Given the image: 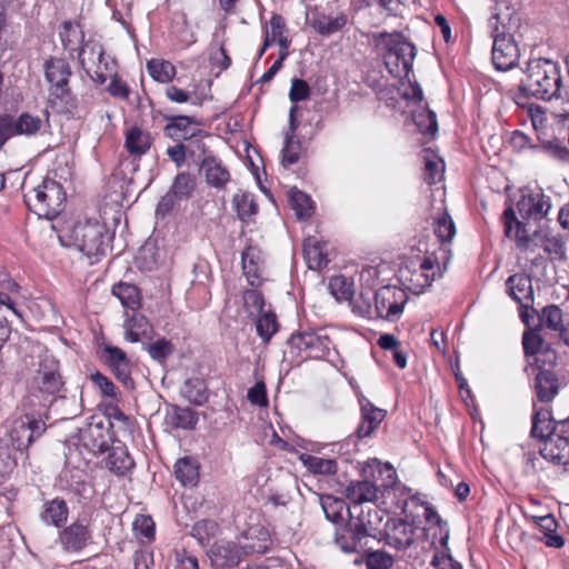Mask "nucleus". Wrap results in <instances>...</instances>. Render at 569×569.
I'll list each match as a JSON object with an SVG mask.
<instances>
[{"label": "nucleus", "mask_w": 569, "mask_h": 569, "mask_svg": "<svg viewBox=\"0 0 569 569\" xmlns=\"http://www.w3.org/2000/svg\"><path fill=\"white\" fill-rule=\"evenodd\" d=\"M349 303L352 307L353 313L367 318H377V308L375 301V292L371 290L361 291L357 298H352Z\"/></svg>", "instance_id": "43"}, {"label": "nucleus", "mask_w": 569, "mask_h": 569, "mask_svg": "<svg viewBox=\"0 0 569 569\" xmlns=\"http://www.w3.org/2000/svg\"><path fill=\"white\" fill-rule=\"evenodd\" d=\"M413 121L422 133L435 134L438 130L437 117L431 110L415 113Z\"/></svg>", "instance_id": "59"}, {"label": "nucleus", "mask_w": 569, "mask_h": 569, "mask_svg": "<svg viewBox=\"0 0 569 569\" xmlns=\"http://www.w3.org/2000/svg\"><path fill=\"white\" fill-rule=\"evenodd\" d=\"M370 40L392 77L401 78L410 74L417 49L401 32H373Z\"/></svg>", "instance_id": "1"}, {"label": "nucleus", "mask_w": 569, "mask_h": 569, "mask_svg": "<svg viewBox=\"0 0 569 569\" xmlns=\"http://www.w3.org/2000/svg\"><path fill=\"white\" fill-rule=\"evenodd\" d=\"M347 21L348 18L343 11L335 14L321 13L315 17L312 27L321 36H331L340 31L347 24Z\"/></svg>", "instance_id": "34"}, {"label": "nucleus", "mask_w": 569, "mask_h": 569, "mask_svg": "<svg viewBox=\"0 0 569 569\" xmlns=\"http://www.w3.org/2000/svg\"><path fill=\"white\" fill-rule=\"evenodd\" d=\"M206 182L213 188L222 189L230 181L229 170L222 164L221 160L214 156H207L200 164Z\"/></svg>", "instance_id": "24"}, {"label": "nucleus", "mask_w": 569, "mask_h": 569, "mask_svg": "<svg viewBox=\"0 0 569 569\" xmlns=\"http://www.w3.org/2000/svg\"><path fill=\"white\" fill-rule=\"evenodd\" d=\"M536 519L539 531L542 533L541 540L547 547L559 549L565 546V539L557 533L558 523L552 516L548 515Z\"/></svg>", "instance_id": "38"}, {"label": "nucleus", "mask_w": 569, "mask_h": 569, "mask_svg": "<svg viewBox=\"0 0 569 569\" xmlns=\"http://www.w3.org/2000/svg\"><path fill=\"white\" fill-rule=\"evenodd\" d=\"M562 77L560 67L550 59H533L527 63L520 91L541 100L561 97Z\"/></svg>", "instance_id": "2"}, {"label": "nucleus", "mask_w": 569, "mask_h": 569, "mask_svg": "<svg viewBox=\"0 0 569 569\" xmlns=\"http://www.w3.org/2000/svg\"><path fill=\"white\" fill-rule=\"evenodd\" d=\"M385 531L386 543L396 550H407L415 541L416 528L405 519H389Z\"/></svg>", "instance_id": "17"}, {"label": "nucleus", "mask_w": 569, "mask_h": 569, "mask_svg": "<svg viewBox=\"0 0 569 569\" xmlns=\"http://www.w3.org/2000/svg\"><path fill=\"white\" fill-rule=\"evenodd\" d=\"M443 172V162L436 154H427L425 157V180L429 184L439 181Z\"/></svg>", "instance_id": "58"}, {"label": "nucleus", "mask_w": 569, "mask_h": 569, "mask_svg": "<svg viewBox=\"0 0 569 569\" xmlns=\"http://www.w3.org/2000/svg\"><path fill=\"white\" fill-rule=\"evenodd\" d=\"M63 381L57 369L43 370L40 372V391L47 395H54L61 390Z\"/></svg>", "instance_id": "55"}, {"label": "nucleus", "mask_w": 569, "mask_h": 569, "mask_svg": "<svg viewBox=\"0 0 569 569\" xmlns=\"http://www.w3.org/2000/svg\"><path fill=\"white\" fill-rule=\"evenodd\" d=\"M133 530L137 537L151 540L154 537V522L150 516L139 515L133 521Z\"/></svg>", "instance_id": "62"}, {"label": "nucleus", "mask_w": 569, "mask_h": 569, "mask_svg": "<svg viewBox=\"0 0 569 569\" xmlns=\"http://www.w3.org/2000/svg\"><path fill=\"white\" fill-rule=\"evenodd\" d=\"M83 447L92 453H102L111 442V423L102 418L92 417L86 427L80 429L79 437Z\"/></svg>", "instance_id": "14"}, {"label": "nucleus", "mask_w": 569, "mask_h": 569, "mask_svg": "<svg viewBox=\"0 0 569 569\" xmlns=\"http://www.w3.org/2000/svg\"><path fill=\"white\" fill-rule=\"evenodd\" d=\"M328 289L337 301H351L355 295L353 281L346 276L330 278Z\"/></svg>", "instance_id": "47"}, {"label": "nucleus", "mask_w": 569, "mask_h": 569, "mask_svg": "<svg viewBox=\"0 0 569 569\" xmlns=\"http://www.w3.org/2000/svg\"><path fill=\"white\" fill-rule=\"evenodd\" d=\"M488 29L492 38L493 67L499 71H508L516 67L520 51L497 7L493 8L491 17L488 19Z\"/></svg>", "instance_id": "4"}, {"label": "nucleus", "mask_w": 569, "mask_h": 569, "mask_svg": "<svg viewBox=\"0 0 569 569\" xmlns=\"http://www.w3.org/2000/svg\"><path fill=\"white\" fill-rule=\"evenodd\" d=\"M558 418L553 417L548 409H538L532 417L531 435L541 440L556 432V422Z\"/></svg>", "instance_id": "36"}, {"label": "nucleus", "mask_w": 569, "mask_h": 569, "mask_svg": "<svg viewBox=\"0 0 569 569\" xmlns=\"http://www.w3.org/2000/svg\"><path fill=\"white\" fill-rule=\"evenodd\" d=\"M503 224H505V234L513 239L519 249H529L531 243V238L526 229V226L519 221L516 217V213L512 208H507L503 211Z\"/></svg>", "instance_id": "25"}, {"label": "nucleus", "mask_w": 569, "mask_h": 569, "mask_svg": "<svg viewBox=\"0 0 569 569\" xmlns=\"http://www.w3.org/2000/svg\"><path fill=\"white\" fill-rule=\"evenodd\" d=\"M346 496L356 505L353 507V509H356L357 506L363 502H371L377 499L378 488L368 480L352 481L346 488Z\"/></svg>", "instance_id": "32"}, {"label": "nucleus", "mask_w": 569, "mask_h": 569, "mask_svg": "<svg viewBox=\"0 0 569 569\" xmlns=\"http://www.w3.org/2000/svg\"><path fill=\"white\" fill-rule=\"evenodd\" d=\"M59 487L62 490L87 497L90 492V485L87 481V473L78 467H66L59 475Z\"/></svg>", "instance_id": "23"}, {"label": "nucleus", "mask_w": 569, "mask_h": 569, "mask_svg": "<svg viewBox=\"0 0 569 569\" xmlns=\"http://www.w3.org/2000/svg\"><path fill=\"white\" fill-rule=\"evenodd\" d=\"M150 77L161 83H169L176 77V67L168 60L151 59L147 62Z\"/></svg>", "instance_id": "44"}, {"label": "nucleus", "mask_w": 569, "mask_h": 569, "mask_svg": "<svg viewBox=\"0 0 569 569\" xmlns=\"http://www.w3.org/2000/svg\"><path fill=\"white\" fill-rule=\"evenodd\" d=\"M90 380L93 386L100 391L103 398H109L111 400L118 401L120 397V392L114 383L103 373L96 371L90 375Z\"/></svg>", "instance_id": "54"}, {"label": "nucleus", "mask_w": 569, "mask_h": 569, "mask_svg": "<svg viewBox=\"0 0 569 569\" xmlns=\"http://www.w3.org/2000/svg\"><path fill=\"white\" fill-rule=\"evenodd\" d=\"M377 318L396 321L403 312L408 301L406 289L397 286H383L375 291Z\"/></svg>", "instance_id": "13"}, {"label": "nucleus", "mask_w": 569, "mask_h": 569, "mask_svg": "<svg viewBox=\"0 0 569 569\" xmlns=\"http://www.w3.org/2000/svg\"><path fill=\"white\" fill-rule=\"evenodd\" d=\"M43 431L44 422L33 416L23 415L13 420L8 436V445L12 447L8 458L12 460L13 465L17 463L18 455L22 456L23 451Z\"/></svg>", "instance_id": "10"}, {"label": "nucleus", "mask_w": 569, "mask_h": 569, "mask_svg": "<svg viewBox=\"0 0 569 569\" xmlns=\"http://www.w3.org/2000/svg\"><path fill=\"white\" fill-rule=\"evenodd\" d=\"M541 457L556 465L569 468V438L555 432L550 437L542 440L540 447Z\"/></svg>", "instance_id": "19"}, {"label": "nucleus", "mask_w": 569, "mask_h": 569, "mask_svg": "<svg viewBox=\"0 0 569 569\" xmlns=\"http://www.w3.org/2000/svg\"><path fill=\"white\" fill-rule=\"evenodd\" d=\"M433 232L442 244L448 243L453 239L456 234V226L447 210L437 213L433 218Z\"/></svg>", "instance_id": "45"}, {"label": "nucleus", "mask_w": 569, "mask_h": 569, "mask_svg": "<svg viewBox=\"0 0 569 569\" xmlns=\"http://www.w3.org/2000/svg\"><path fill=\"white\" fill-rule=\"evenodd\" d=\"M246 547L237 540L218 539L207 550L212 569H233L246 559ZM247 549H250L247 546ZM253 548L251 547V550Z\"/></svg>", "instance_id": "12"}, {"label": "nucleus", "mask_w": 569, "mask_h": 569, "mask_svg": "<svg viewBox=\"0 0 569 569\" xmlns=\"http://www.w3.org/2000/svg\"><path fill=\"white\" fill-rule=\"evenodd\" d=\"M440 274L437 259L426 253L407 257L398 270L400 283L415 295L422 293Z\"/></svg>", "instance_id": "5"}, {"label": "nucleus", "mask_w": 569, "mask_h": 569, "mask_svg": "<svg viewBox=\"0 0 569 569\" xmlns=\"http://www.w3.org/2000/svg\"><path fill=\"white\" fill-rule=\"evenodd\" d=\"M298 107L292 106L290 108L289 112V130L286 134V141L282 149V163L283 166H291L293 163H297L299 160V152H300V141L296 139L295 131L298 128V122L296 119L295 113L297 112Z\"/></svg>", "instance_id": "29"}, {"label": "nucleus", "mask_w": 569, "mask_h": 569, "mask_svg": "<svg viewBox=\"0 0 569 569\" xmlns=\"http://www.w3.org/2000/svg\"><path fill=\"white\" fill-rule=\"evenodd\" d=\"M182 393L186 399L196 406H201L208 400L206 383L198 378L188 379L183 386Z\"/></svg>", "instance_id": "52"}, {"label": "nucleus", "mask_w": 569, "mask_h": 569, "mask_svg": "<svg viewBox=\"0 0 569 569\" xmlns=\"http://www.w3.org/2000/svg\"><path fill=\"white\" fill-rule=\"evenodd\" d=\"M360 403L361 421L356 431L359 439L371 436L386 417V411L375 407L371 402L366 400Z\"/></svg>", "instance_id": "27"}, {"label": "nucleus", "mask_w": 569, "mask_h": 569, "mask_svg": "<svg viewBox=\"0 0 569 569\" xmlns=\"http://www.w3.org/2000/svg\"><path fill=\"white\" fill-rule=\"evenodd\" d=\"M522 346L526 356H536L545 349V342L536 330L525 331Z\"/></svg>", "instance_id": "61"}, {"label": "nucleus", "mask_w": 569, "mask_h": 569, "mask_svg": "<svg viewBox=\"0 0 569 569\" xmlns=\"http://www.w3.org/2000/svg\"><path fill=\"white\" fill-rule=\"evenodd\" d=\"M72 74L70 64L61 58H50L44 63V77L50 84V102L60 111L71 112L76 108V99L69 88Z\"/></svg>", "instance_id": "6"}, {"label": "nucleus", "mask_w": 569, "mask_h": 569, "mask_svg": "<svg viewBox=\"0 0 569 569\" xmlns=\"http://www.w3.org/2000/svg\"><path fill=\"white\" fill-rule=\"evenodd\" d=\"M124 338L130 342H138L141 337H147L151 332V325L149 320L138 311L132 312L130 316L126 311L124 320Z\"/></svg>", "instance_id": "31"}, {"label": "nucleus", "mask_w": 569, "mask_h": 569, "mask_svg": "<svg viewBox=\"0 0 569 569\" xmlns=\"http://www.w3.org/2000/svg\"><path fill=\"white\" fill-rule=\"evenodd\" d=\"M92 540L90 521L86 517H79L64 527L58 537V543L66 552L77 553L83 550Z\"/></svg>", "instance_id": "15"}, {"label": "nucleus", "mask_w": 569, "mask_h": 569, "mask_svg": "<svg viewBox=\"0 0 569 569\" xmlns=\"http://www.w3.org/2000/svg\"><path fill=\"white\" fill-rule=\"evenodd\" d=\"M83 31L79 23L64 21L60 30L61 42L67 50H76V46L83 42Z\"/></svg>", "instance_id": "50"}, {"label": "nucleus", "mask_w": 569, "mask_h": 569, "mask_svg": "<svg viewBox=\"0 0 569 569\" xmlns=\"http://www.w3.org/2000/svg\"><path fill=\"white\" fill-rule=\"evenodd\" d=\"M535 388L537 397L541 402L550 401L558 393L557 379L547 370L538 372Z\"/></svg>", "instance_id": "42"}, {"label": "nucleus", "mask_w": 569, "mask_h": 569, "mask_svg": "<svg viewBox=\"0 0 569 569\" xmlns=\"http://www.w3.org/2000/svg\"><path fill=\"white\" fill-rule=\"evenodd\" d=\"M242 270L248 283L258 287L262 282V252L258 247L248 246L241 256Z\"/></svg>", "instance_id": "22"}, {"label": "nucleus", "mask_w": 569, "mask_h": 569, "mask_svg": "<svg viewBox=\"0 0 569 569\" xmlns=\"http://www.w3.org/2000/svg\"><path fill=\"white\" fill-rule=\"evenodd\" d=\"M196 189V178L189 172H180L173 179L169 189L180 201L188 200Z\"/></svg>", "instance_id": "49"}, {"label": "nucleus", "mask_w": 569, "mask_h": 569, "mask_svg": "<svg viewBox=\"0 0 569 569\" xmlns=\"http://www.w3.org/2000/svg\"><path fill=\"white\" fill-rule=\"evenodd\" d=\"M289 345L306 358L329 359L337 353L332 339L323 328L293 333Z\"/></svg>", "instance_id": "9"}, {"label": "nucleus", "mask_w": 569, "mask_h": 569, "mask_svg": "<svg viewBox=\"0 0 569 569\" xmlns=\"http://www.w3.org/2000/svg\"><path fill=\"white\" fill-rule=\"evenodd\" d=\"M111 291L128 312H134L140 309L141 293L137 286L127 282H119L112 287Z\"/></svg>", "instance_id": "35"}, {"label": "nucleus", "mask_w": 569, "mask_h": 569, "mask_svg": "<svg viewBox=\"0 0 569 569\" xmlns=\"http://www.w3.org/2000/svg\"><path fill=\"white\" fill-rule=\"evenodd\" d=\"M168 419L173 428L192 430L198 423V415L190 408L173 407L168 415Z\"/></svg>", "instance_id": "46"}, {"label": "nucleus", "mask_w": 569, "mask_h": 569, "mask_svg": "<svg viewBox=\"0 0 569 569\" xmlns=\"http://www.w3.org/2000/svg\"><path fill=\"white\" fill-rule=\"evenodd\" d=\"M66 192L61 184L52 179H44L41 184L24 194V202L37 216L48 220L54 219L64 207Z\"/></svg>", "instance_id": "7"}, {"label": "nucleus", "mask_w": 569, "mask_h": 569, "mask_svg": "<svg viewBox=\"0 0 569 569\" xmlns=\"http://www.w3.org/2000/svg\"><path fill=\"white\" fill-rule=\"evenodd\" d=\"M541 325L551 330H560L562 328V311L558 306L551 305L542 309L540 316Z\"/></svg>", "instance_id": "60"}, {"label": "nucleus", "mask_w": 569, "mask_h": 569, "mask_svg": "<svg viewBox=\"0 0 569 569\" xmlns=\"http://www.w3.org/2000/svg\"><path fill=\"white\" fill-rule=\"evenodd\" d=\"M347 511L350 515V521L343 532L337 533L336 545L346 553L359 552L363 548V539L373 536L377 528L370 519L371 511L367 515L361 511L356 518L352 509L348 508Z\"/></svg>", "instance_id": "11"}, {"label": "nucleus", "mask_w": 569, "mask_h": 569, "mask_svg": "<svg viewBox=\"0 0 569 569\" xmlns=\"http://www.w3.org/2000/svg\"><path fill=\"white\" fill-rule=\"evenodd\" d=\"M69 515V508L64 500L62 499H53L43 506V510L41 512V520L46 523H51L56 527L62 526Z\"/></svg>", "instance_id": "39"}, {"label": "nucleus", "mask_w": 569, "mask_h": 569, "mask_svg": "<svg viewBox=\"0 0 569 569\" xmlns=\"http://www.w3.org/2000/svg\"><path fill=\"white\" fill-rule=\"evenodd\" d=\"M300 461L315 475L332 476L338 470L337 461L332 458H322L309 453H302L300 456Z\"/></svg>", "instance_id": "40"}, {"label": "nucleus", "mask_w": 569, "mask_h": 569, "mask_svg": "<svg viewBox=\"0 0 569 569\" xmlns=\"http://www.w3.org/2000/svg\"><path fill=\"white\" fill-rule=\"evenodd\" d=\"M59 239L62 246L73 247L89 258L104 256L109 247L106 227L96 220L77 222L63 230Z\"/></svg>", "instance_id": "3"}, {"label": "nucleus", "mask_w": 569, "mask_h": 569, "mask_svg": "<svg viewBox=\"0 0 569 569\" xmlns=\"http://www.w3.org/2000/svg\"><path fill=\"white\" fill-rule=\"evenodd\" d=\"M17 124L18 134L33 136L42 128V119L38 116L30 113H22L20 117L14 119Z\"/></svg>", "instance_id": "56"}, {"label": "nucleus", "mask_w": 569, "mask_h": 569, "mask_svg": "<svg viewBox=\"0 0 569 569\" xmlns=\"http://www.w3.org/2000/svg\"><path fill=\"white\" fill-rule=\"evenodd\" d=\"M237 542H239L242 547L249 546L254 548L252 550L251 548L244 549L247 558L254 553H266L270 548L271 538L269 531L264 527L258 526L243 531L237 539Z\"/></svg>", "instance_id": "21"}, {"label": "nucleus", "mask_w": 569, "mask_h": 569, "mask_svg": "<svg viewBox=\"0 0 569 569\" xmlns=\"http://www.w3.org/2000/svg\"><path fill=\"white\" fill-rule=\"evenodd\" d=\"M509 296L519 303L520 307L527 308L533 303V289L531 278L526 273H516L510 276L506 281Z\"/></svg>", "instance_id": "20"}, {"label": "nucleus", "mask_w": 569, "mask_h": 569, "mask_svg": "<svg viewBox=\"0 0 569 569\" xmlns=\"http://www.w3.org/2000/svg\"><path fill=\"white\" fill-rule=\"evenodd\" d=\"M173 345L164 339H158L148 346V352L153 360L162 361L173 352Z\"/></svg>", "instance_id": "63"}, {"label": "nucleus", "mask_w": 569, "mask_h": 569, "mask_svg": "<svg viewBox=\"0 0 569 569\" xmlns=\"http://www.w3.org/2000/svg\"><path fill=\"white\" fill-rule=\"evenodd\" d=\"M519 214L525 220H541L551 209L550 198L539 192L522 194L517 202Z\"/></svg>", "instance_id": "18"}, {"label": "nucleus", "mask_w": 569, "mask_h": 569, "mask_svg": "<svg viewBox=\"0 0 569 569\" xmlns=\"http://www.w3.org/2000/svg\"><path fill=\"white\" fill-rule=\"evenodd\" d=\"M256 317L257 333L264 342H268L272 338V336L278 331L279 325L277 321V317L270 310H266Z\"/></svg>", "instance_id": "53"}, {"label": "nucleus", "mask_w": 569, "mask_h": 569, "mask_svg": "<svg viewBox=\"0 0 569 569\" xmlns=\"http://www.w3.org/2000/svg\"><path fill=\"white\" fill-rule=\"evenodd\" d=\"M78 58L86 73L96 83L102 84L116 74V62L104 53L96 40H88L79 49Z\"/></svg>", "instance_id": "8"}, {"label": "nucleus", "mask_w": 569, "mask_h": 569, "mask_svg": "<svg viewBox=\"0 0 569 569\" xmlns=\"http://www.w3.org/2000/svg\"><path fill=\"white\" fill-rule=\"evenodd\" d=\"M100 359L124 387L133 388L131 362L122 349L106 345L101 350Z\"/></svg>", "instance_id": "16"}, {"label": "nucleus", "mask_w": 569, "mask_h": 569, "mask_svg": "<svg viewBox=\"0 0 569 569\" xmlns=\"http://www.w3.org/2000/svg\"><path fill=\"white\" fill-rule=\"evenodd\" d=\"M244 309L250 317H256L264 310V299L261 292L256 289L246 290L242 296Z\"/></svg>", "instance_id": "57"}, {"label": "nucleus", "mask_w": 569, "mask_h": 569, "mask_svg": "<svg viewBox=\"0 0 569 569\" xmlns=\"http://www.w3.org/2000/svg\"><path fill=\"white\" fill-rule=\"evenodd\" d=\"M289 202L299 219H308L312 216L313 202L307 193L293 188L289 191Z\"/></svg>", "instance_id": "48"}, {"label": "nucleus", "mask_w": 569, "mask_h": 569, "mask_svg": "<svg viewBox=\"0 0 569 569\" xmlns=\"http://www.w3.org/2000/svg\"><path fill=\"white\" fill-rule=\"evenodd\" d=\"M369 569H389L393 565V558L386 551L378 550L367 557Z\"/></svg>", "instance_id": "64"}, {"label": "nucleus", "mask_w": 569, "mask_h": 569, "mask_svg": "<svg viewBox=\"0 0 569 569\" xmlns=\"http://www.w3.org/2000/svg\"><path fill=\"white\" fill-rule=\"evenodd\" d=\"M325 247L326 246L315 237H309L305 240L303 252L309 269L321 270L327 267L329 259L327 258Z\"/></svg>", "instance_id": "33"}, {"label": "nucleus", "mask_w": 569, "mask_h": 569, "mask_svg": "<svg viewBox=\"0 0 569 569\" xmlns=\"http://www.w3.org/2000/svg\"><path fill=\"white\" fill-rule=\"evenodd\" d=\"M150 146V136L140 128L133 127L127 131L124 147L130 154L141 157Z\"/></svg>", "instance_id": "41"}, {"label": "nucleus", "mask_w": 569, "mask_h": 569, "mask_svg": "<svg viewBox=\"0 0 569 569\" xmlns=\"http://www.w3.org/2000/svg\"><path fill=\"white\" fill-rule=\"evenodd\" d=\"M320 502L326 518L329 521L338 523L343 520V512L347 507L342 499L325 495L320 498Z\"/></svg>", "instance_id": "51"}, {"label": "nucleus", "mask_w": 569, "mask_h": 569, "mask_svg": "<svg viewBox=\"0 0 569 569\" xmlns=\"http://www.w3.org/2000/svg\"><path fill=\"white\" fill-rule=\"evenodd\" d=\"M199 462L192 457H183L174 463L176 479L183 487H194L199 482Z\"/></svg>", "instance_id": "30"}, {"label": "nucleus", "mask_w": 569, "mask_h": 569, "mask_svg": "<svg viewBox=\"0 0 569 569\" xmlns=\"http://www.w3.org/2000/svg\"><path fill=\"white\" fill-rule=\"evenodd\" d=\"M109 453L106 459V467L118 476L129 472L133 466V459L130 457L127 447L120 441L109 446Z\"/></svg>", "instance_id": "26"}, {"label": "nucleus", "mask_w": 569, "mask_h": 569, "mask_svg": "<svg viewBox=\"0 0 569 569\" xmlns=\"http://www.w3.org/2000/svg\"><path fill=\"white\" fill-rule=\"evenodd\" d=\"M232 206L243 222H249L258 212L254 194L248 191L239 190L232 198Z\"/></svg>", "instance_id": "37"}, {"label": "nucleus", "mask_w": 569, "mask_h": 569, "mask_svg": "<svg viewBox=\"0 0 569 569\" xmlns=\"http://www.w3.org/2000/svg\"><path fill=\"white\" fill-rule=\"evenodd\" d=\"M192 124H198L196 118L189 116H176L170 118L169 123L164 127V132L173 140H187L194 138L198 133L202 132L201 130L193 128Z\"/></svg>", "instance_id": "28"}]
</instances>
